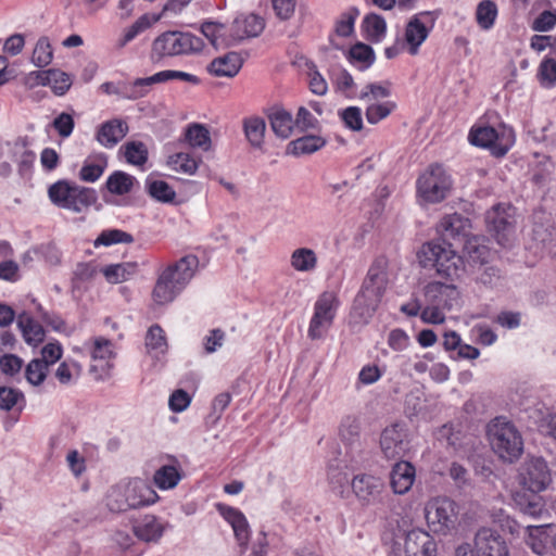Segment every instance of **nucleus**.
Returning a JSON list of instances; mask_svg holds the SVG:
<instances>
[{"instance_id": "obj_30", "label": "nucleus", "mask_w": 556, "mask_h": 556, "mask_svg": "<svg viewBox=\"0 0 556 556\" xmlns=\"http://www.w3.org/2000/svg\"><path fill=\"white\" fill-rule=\"evenodd\" d=\"M182 290V287L175 283V280L170 276V271H163L159 276L153 289V300L157 304H167L170 303Z\"/></svg>"}, {"instance_id": "obj_62", "label": "nucleus", "mask_w": 556, "mask_h": 556, "mask_svg": "<svg viewBox=\"0 0 556 556\" xmlns=\"http://www.w3.org/2000/svg\"><path fill=\"white\" fill-rule=\"evenodd\" d=\"M14 156L21 174L27 172L36 160V154L27 149L24 143H15Z\"/></svg>"}, {"instance_id": "obj_26", "label": "nucleus", "mask_w": 556, "mask_h": 556, "mask_svg": "<svg viewBox=\"0 0 556 556\" xmlns=\"http://www.w3.org/2000/svg\"><path fill=\"white\" fill-rule=\"evenodd\" d=\"M126 493L131 509L155 503L157 494L140 479L132 480L126 484Z\"/></svg>"}, {"instance_id": "obj_46", "label": "nucleus", "mask_w": 556, "mask_h": 556, "mask_svg": "<svg viewBox=\"0 0 556 556\" xmlns=\"http://www.w3.org/2000/svg\"><path fill=\"white\" fill-rule=\"evenodd\" d=\"M147 192L159 202L170 203L175 200V190L164 180L148 178L146 181Z\"/></svg>"}, {"instance_id": "obj_39", "label": "nucleus", "mask_w": 556, "mask_h": 556, "mask_svg": "<svg viewBox=\"0 0 556 556\" xmlns=\"http://www.w3.org/2000/svg\"><path fill=\"white\" fill-rule=\"evenodd\" d=\"M181 477L178 465H163L155 471L153 481L160 490H170L179 483Z\"/></svg>"}, {"instance_id": "obj_44", "label": "nucleus", "mask_w": 556, "mask_h": 556, "mask_svg": "<svg viewBox=\"0 0 556 556\" xmlns=\"http://www.w3.org/2000/svg\"><path fill=\"white\" fill-rule=\"evenodd\" d=\"M519 510L528 516L540 518L546 513L545 504L542 497L536 495H517L515 497Z\"/></svg>"}, {"instance_id": "obj_61", "label": "nucleus", "mask_w": 556, "mask_h": 556, "mask_svg": "<svg viewBox=\"0 0 556 556\" xmlns=\"http://www.w3.org/2000/svg\"><path fill=\"white\" fill-rule=\"evenodd\" d=\"M49 80V86L56 96L65 94L72 86L70 75L59 70H51V78Z\"/></svg>"}, {"instance_id": "obj_2", "label": "nucleus", "mask_w": 556, "mask_h": 556, "mask_svg": "<svg viewBox=\"0 0 556 556\" xmlns=\"http://www.w3.org/2000/svg\"><path fill=\"white\" fill-rule=\"evenodd\" d=\"M387 260L376 258L370 265L362 288L355 296L353 312L367 323L381 303L388 286Z\"/></svg>"}, {"instance_id": "obj_56", "label": "nucleus", "mask_w": 556, "mask_h": 556, "mask_svg": "<svg viewBox=\"0 0 556 556\" xmlns=\"http://www.w3.org/2000/svg\"><path fill=\"white\" fill-rule=\"evenodd\" d=\"M80 374L81 366L79 363L75 361H65L59 365L55 371V377L60 381V383L70 384L76 379H78Z\"/></svg>"}, {"instance_id": "obj_12", "label": "nucleus", "mask_w": 556, "mask_h": 556, "mask_svg": "<svg viewBox=\"0 0 556 556\" xmlns=\"http://www.w3.org/2000/svg\"><path fill=\"white\" fill-rule=\"evenodd\" d=\"M469 141L473 146L488 148L493 155L503 156L509 150V139L505 137V131L501 134L491 126L472 128L469 132Z\"/></svg>"}, {"instance_id": "obj_60", "label": "nucleus", "mask_w": 556, "mask_h": 556, "mask_svg": "<svg viewBox=\"0 0 556 556\" xmlns=\"http://www.w3.org/2000/svg\"><path fill=\"white\" fill-rule=\"evenodd\" d=\"M48 371V366L45 362L33 359L26 367V379L34 386H39L43 382Z\"/></svg>"}, {"instance_id": "obj_55", "label": "nucleus", "mask_w": 556, "mask_h": 556, "mask_svg": "<svg viewBox=\"0 0 556 556\" xmlns=\"http://www.w3.org/2000/svg\"><path fill=\"white\" fill-rule=\"evenodd\" d=\"M25 403V396L22 391L10 387H0V409L9 412L16 405Z\"/></svg>"}, {"instance_id": "obj_32", "label": "nucleus", "mask_w": 556, "mask_h": 556, "mask_svg": "<svg viewBox=\"0 0 556 556\" xmlns=\"http://www.w3.org/2000/svg\"><path fill=\"white\" fill-rule=\"evenodd\" d=\"M326 140L320 136L307 135L301 138L290 141L286 149L287 155L295 157L312 154L323 147H325Z\"/></svg>"}, {"instance_id": "obj_50", "label": "nucleus", "mask_w": 556, "mask_h": 556, "mask_svg": "<svg viewBox=\"0 0 556 556\" xmlns=\"http://www.w3.org/2000/svg\"><path fill=\"white\" fill-rule=\"evenodd\" d=\"M363 24H364V28L367 34V37L371 41H380L384 37L386 30H387V24H386L384 18L381 17L380 15L374 14V13L368 14L364 18Z\"/></svg>"}, {"instance_id": "obj_15", "label": "nucleus", "mask_w": 556, "mask_h": 556, "mask_svg": "<svg viewBox=\"0 0 556 556\" xmlns=\"http://www.w3.org/2000/svg\"><path fill=\"white\" fill-rule=\"evenodd\" d=\"M430 12L414 15L405 27L404 47L410 55L418 53L419 47L428 38L431 26H427L424 18H429Z\"/></svg>"}, {"instance_id": "obj_59", "label": "nucleus", "mask_w": 556, "mask_h": 556, "mask_svg": "<svg viewBox=\"0 0 556 556\" xmlns=\"http://www.w3.org/2000/svg\"><path fill=\"white\" fill-rule=\"evenodd\" d=\"M349 59L352 63H361V68L365 70L374 62V51L367 45L356 43L350 49Z\"/></svg>"}, {"instance_id": "obj_28", "label": "nucleus", "mask_w": 556, "mask_h": 556, "mask_svg": "<svg viewBox=\"0 0 556 556\" xmlns=\"http://www.w3.org/2000/svg\"><path fill=\"white\" fill-rule=\"evenodd\" d=\"M553 527L542 525L529 527V536L527 545L538 555H545L553 545Z\"/></svg>"}, {"instance_id": "obj_47", "label": "nucleus", "mask_w": 556, "mask_h": 556, "mask_svg": "<svg viewBox=\"0 0 556 556\" xmlns=\"http://www.w3.org/2000/svg\"><path fill=\"white\" fill-rule=\"evenodd\" d=\"M167 165L170 169L186 175H194L199 167L198 161L189 153L184 152L169 155Z\"/></svg>"}, {"instance_id": "obj_63", "label": "nucleus", "mask_w": 556, "mask_h": 556, "mask_svg": "<svg viewBox=\"0 0 556 556\" xmlns=\"http://www.w3.org/2000/svg\"><path fill=\"white\" fill-rule=\"evenodd\" d=\"M151 26L150 18L147 15L140 16L134 24L125 29L124 35L119 41V46H125L134 40L139 34L144 31Z\"/></svg>"}, {"instance_id": "obj_43", "label": "nucleus", "mask_w": 556, "mask_h": 556, "mask_svg": "<svg viewBox=\"0 0 556 556\" xmlns=\"http://www.w3.org/2000/svg\"><path fill=\"white\" fill-rule=\"evenodd\" d=\"M137 271V264L127 262L112 264L102 269V274L110 283H121L128 280Z\"/></svg>"}, {"instance_id": "obj_6", "label": "nucleus", "mask_w": 556, "mask_h": 556, "mask_svg": "<svg viewBox=\"0 0 556 556\" xmlns=\"http://www.w3.org/2000/svg\"><path fill=\"white\" fill-rule=\"evenodd\" d=\"M488 230L496 242L505 248H511L516 242V212L510 204L498 203L485 213Z\"/></svg>"}, {"instance_id": "obj_35", "label": "nucleus", "mask_w": 556, "mask_h": 556, "mask_svg": "<svg viewBox=\"0 0 556 556\" xmlns=\"http://www.w3.org/2000/svg\"><path fill=\"white\" fill-rule=\"evenodd\" d=\"M317 254L309 248H298L290 255V265L299 273H312L317 268Z\"/></svg>"}, {"instance_id": "obj_9", "label": "nucleus", "mask_w": 556, "mask_h": 556, "mask_svg": "<svg viewBox=\"0 0 556 556\" xmlns=\"http://www.w3.org/2000/svg\"><path fill=\"white\" fill-rule=\"evenodd\" d=\"M339 299L334 292H323L314 305L307 334L312 340L323 338L332 326L339 307Z\"/></svg>"}, {"instance_id": "obj_11", "label": "nucleus", "mask_w": 556, "mask_h": 556, "mask_svg": "<svg viewBox=\"0 0 556 556\" xmlns=\"http://www.w3.org/2000/svg\"><path fill=\"white\" fill-rule=\"evenodd\" d=\"M552 481L551 469L542 457H531L522 465L520 482L532 493L545 491Z\"/></svg>"}, {"instance_id": "obj_21", "label": "nucleus", "mask_w": 556, "mask_h": 556, "mask_svg": "<svg viewBox=\"0 0 556 556\" xmlns=\"http://www.w3.org/2000/svg\"><path fill=\"white\" fill-rule=\"evenodd\" d=\"M265 27L263 18L255 14L237 16L231 26V37L235 42L258 36Z\"/></svg>"}, {"instance_id": "obj_34", "label": "nucleus", "mask_w": 556, "mask_h": 556, "mask_svg": "<svg viewBox=\"0 0 556 556\" xmlns=\"http://www.w3.org/2000/svg\"><path fill=\"white\" fill-rule=\"evenodd\" d=\"M157 73L150 77L137 78L130 84L121 85V97L128 100H137L147 96L154 84H160Z\"/></svg>"}, {"instance_id": "obj_54", "label": "nucleus", "mask_w": 556, "mask_h": 556, "mask_svg": "<svg viewBox=\"0 0 556 556\" xmlns=\"http://www.w3.org/2000/svg\"><path fill=\"white\" fill-rule=\"evenodd\" d=\"M134 238L130 233L119 229H109L102 231L94 241V247L112 245L116 243H131Z\"/></svg>"}, {"instance_id": "obj_40", "label": "nucleus", "mask_w": 556, "mask_h": 556, "mask_svg": "<svg viewBox=\"0 0 556 556\" xmlns=\"http://www.w3.org/2000/svg\"><path fill=\"white\" fill-rule=\"evenodd\" d=\"M269 123L275 135L281 139H287L292 134L293 117L291 113L283 109L275 110L269 115Z\"/></svg>"}, {"instance_id": "obj_7", "label": "nucleus", "mask_w": 556, "mask_h": 556, "mask_svg": "<svg viewBox=\"0 0 556 556\" xmlns=\"http://www.w3.org/2000/svg\"><path fill=\"white\" fill-rule=\"evenodd\" d=\"M425 517L432 532L447 534L456 528L458 506L448 497L438 496L426 503Z\"/></svg>"}, {"instance_id": "obj_24", "label": "nucleus", "mask_w": 556, "mask_h": 556, "mask_svg": "<svg viewBox=\"0 0 556 556\" xmlns=\"http://www.w3.org/2000/svg\"><path fill=\"white\" fill-rule=\"evenodd\" d=\"M218 511L231 526L240 546H245L250 539V527L245 516L237 508L218 505Z\"/></svg>"}, {"instance_id": "obj_16", "label": "nucleus", "mask_w": 556, "mask_h": 556, "mask_svg": "<svg viewBox=\"0 0 556 556\" xmlns=\"http://www.w3.org/2000/svg\"><path fill=\"white\" fill-rule=\"evenodd\" d=\"M459 292L452 283L440 281L429 282L425 287V299L427 304L438 305L445 309H452L457 304Z\"/></svg>"}, {"instance_id": "obj_38", "label": "nucleus", "mask_w": 556, "mask_h": 556, "mask_svg": "<svg viewBox=\"0 0 556 556\" xmlns=\"http://www.w3.org/2000/svg\"><path fill=\"white\" fill-rule=\"evenodd\" d=\"M136 184L137 179L130 174L115 170L108 177L105 187L112 194L124 195L129 193Z\"/></svg>"}, {"instance_id": "obj_37", "label": "nucleus", "mask_w": 556, "mask_h": 556, "mask_svg": "<svg viewBox=\"0 0 556 556\" xmlns=\"http://www.w3.org/2000/svg\"><path fill=\"white\" fill-rule=\"evenodd\" d=\"M17 326L20 327L24 340L31 345H37L43 341L45 330L42 326L34 320L27 314H21L17 319Z\"/></svg>"}, {"instance_id": "obj_52", "label": "nucleus", "mask_w": 556, "mask_h": 556, "mask_svg": "<svg viewBox=\"0 0 556 556\" xmlns=\"http://www.w3.org/2000/svg\"><path fill=\"white\" fill-rule=\"evenodd\" d=\"M53 51L47 37H40L33 51L31 62L37 67H45L51 63Z\"/></svg>"}, {"instance_id": "obj_49", "label": "nucleus", "mask_w": 556, "mask_h": 556, "mask_svg": "<svg viewBox=\"0 0 556 556\" xmlns=\"http://www.w3.org/2000/svg\"><path fill=\"white\" fill-rule=\"evenodd\" d=\"M106 506L114 513L131 509L126 493V484L116 485L111 489L106 497Z\"/></svg>"}, {"instance_id": "obj_58", "label": "nucleus", "mask_w": 556, "mask_h": 556, "mask_svg": "<svg viewBox=\"0 0 556 556\" xmlns=\"http://www.w3.org/2000/svg\"><path fill=\"white\" fill-rule=\"evenodd\" d=\"M339 116L344 126L352 131H361L363 129V114L358 106H348L339 111Z\"/></svg>"}, {"instance_id": "obj_1", "label": "nucleus", "mask_w": 556, "mask_h": 556, "mask_svg": "<svg viewBox=\"0 0 556 556\" xmlns=\"http://www.w3.org/2000/svg\"><path fill=\"white\" fill-rule=\"evenodd\" d=\"M421 267L433 268L438 276L450 280H459L466 271L465 261L451 242L432 240L421 245L417 253Z\"/></svg>"}, {"instance_id": "obj_14", "label": "nucleus", "mask_w": 556, "mask_h": 556, "mask_svg": "<svg viewBox=\"0 0 556 556\" xmlns=\"http://www.w3.org/2000/svg\"><path fill=\"white\" fill-rule=\"evenodd\" d=\"M355 496L365 505H374L382 500L384 492L383 481L371 475H357L351 481Z\"/></svg>"}, {"instance_id": "obj_22", "label": "nucleus", "mask_w": 556, "mask_h": 556, "mask_svg": "<svg viewBox=\"0 0 556 556\" xmlns=\"http://www.w3.org/2000/svg\"><path fill=\"white\" fill-rule=\"evenodd\" d=\"M128 132L126 122L114 118L100 125L97 130V141L106 149L114 148Z\"/></svg>"}, {"instance_id": "obj_33", "label": "nucleus", "mask_w": 556, "mask_h": 556, "mask_svg": "<svg viewBox=\"0 0 556 556\" xmlns=\"http://www.w3.org/2000/svg\"><path fill=\"white\" fill-rule=\"evenodd\" d=\"M184 141L193 149L201 151H210L212 148V140L208 129L198 123H193L187 126L184 132Z\"/></svg>"}, {"instance_id": "obj_53", "label": "nucleus", "mask_w": 556, "mask_h": 556, "mask_svg": "<svg viewBox=\"0 0 556 556\" xmlns=\"http://www.w3.org/2000/svg\"><path fill=\"white\" fill-rule=\"evenodd\" d=\"M123 149L126 161L132 165H143L148 160V149L143 142L130 141Z\"/></svg>"}, {"instance_id": "obj_48", "label": "nucleus", "mask_w": 556, "mask_h": 556, "mask_svg": "<svg viewBox=\"0 0 556 556\" xmlns=\"http://www.w3.org/2000/svg\"><path fill=\"white\" fill-rule=\"evenodd\" d=\"M395 109L396 103L390 100L372 102L366 108V121L370 125H376L386 119Z\"/></svg>"}, {"instance_id": "obj_29", "label": "nucleus", "mask_w": 556, "mask_h": 556, "mask_svg": "<svg viewBox=\"0 0 556 556\" xmlns=\"http://www.w3.org/2000/svg\"><path fill=\"white\" fill-rule=\"evenodd\" d=\"M198 266L199 260L197 256L186 255L175 264L168 266L164 271H170V276L175 280V283L185 289L192 279Z\"/></svg>"}, {"instance_id": "obj_8", "label": "nucleus", "mask_w": 556, "mask_h": 556, "mask_svg": "<svg viewBox=\"0 0 556 556\" xmlns=\"http://www.w3.org/2000/svg\"><path fill=\"white\" fill-rule=\"evenodd\" d=\"M203 48L202 39L182 31H166L160 35L152 46L153 52L159 56H173L200 51Z\"/></svg>"}, {"instance_id": "obj_20", "label": "nucleus", "mask_w": 556, "mask_h": 556, "mask_svg": "<svg viewBox=\"0 0 556 556\" xmlns=\"http://www.w3.org/2000/svg\"><path fill=\"white\" fill-rule=\"evenodd\" d=\"M90 353L92 361L100 363L99 366L91 365L90 371L97 372L99 369V374L97 375L98 379H103L109 376L110 369L112 367L110 361L114 357V351L111 341L102 337L94 339Z\"/></svg>"}, {"instance_id": "obj_25", "label": "nucleus", "mask_w": 556, "mask_h": 556, "mask_svg": "<svg viewBox=\"0 0 556 556\" xmlns=\"http://www.w3.org/2000/svg\"><path fill=\"white\" fill-rule=\"evenodd\" d=\"M243 64L242 58L237 52H228L215 58L207 65V72L216 77H235Z\"/></svg>"}, {"instance_id": "obj_64", "label": "nucleus", "mask_w": 556, "mask_h": 556, "mask_svg": "<svg viewBox=\"0 0 556 556\" xmlns=\"http://www.w3.org/2000/svg\"><path fill=\"white\" fill-rule=\"evenodd\" d=\"M390 94L391 91L387 86L371 83L363 89V91L358 94V98L364 101L375 100V102H377L380 99L388 98Z\"/></svg>"}, {"instance_id": "obj_10", "label": "nucleus", "mask_w": 556, "mask_h": 556, "mask_svg": "<svg viewBox=\"0 0 556 556\" xmlns=\"http://www.w3.org/2000/svg\"><path fill=\"white\" fill-rule=\"evenodd\" d=\"M379 447L382 456L389 460L403 458L410 450L409 433L401 421L387 426L380 433Z\"/></svg>"}, {"instance_id": "obj_45", "label": "nucleus", "mask_w": 556, "mask_h": 556, "mask_svg": "<svg viewBox=\"0 0 556 556\" xmlns=\"http://www.w3.org/2000/svg\"><path fill=\"white\" fill-rule=\"evenodd\" d=\"M497 5L491 0H482L476 9V22L483 30L491 29L497 17Z\"/></svg>"}, {"instance_id": "obj_17", "label": "nucleus", "mask_w": 556, "mask_h": 556, "mask_svg": "<svg viewBox=\"0 0 556 556\" xmlns=\"http://www.w3.org/2000/svg\"><path fill=\"white\" fill-rule=\"evenodd\" d=\"M406 556H434L437 545L430 534L421 529H413L405 535Z\"/></svg>"}, {"instance_id": "obj_51", "label": "nucleus", "mask_w": 556, "mask_h": 556, "mask_svg": "<svg viewBox=\"0 0 556 556\" xmlns=\"http://www.w3.org/2000/svg\"><path fill=\"white\" fill-rule=\"evenodd\" d=\"M332 80L336 89L346 98L353 99L356 97L354 79L345 68H338L334 71Z\"/></svg>"}, {"instance_id": "obj_36", "label": "nucleus", "mask_w": 556, "mask_h": 556, "mask_svg": "<svg viewBox=\"0 0 556 556\" xmlns=\"http://www.w3.org/2000/svg\"><path fill=\"white\" fill-rule=\"evenodd\" d=\"M243 131L247 140L253 148L261 149L263 147L266 131V123L264 118L258 116L244 118Z\"/></svg>"}, {"instance_id": "obj_41", "label": "nucleus", "mask_w": 556, "mask_h": 556, "mask_svg": "<svg viewBox=\"0 0 556 556\" xmlns=\"http://www.w3.org/2000/svg\"><path fill=\"white\" fill-rule=\"evenodd\" d=\"M146 348L148 353L155 358L166 353V336L159 325H153L148 329L146 334Z\"/></svg>"}, {"instance_id": "obj_19", "label": "nucleus", "mask_w": 556, "mask_h": 556, "mask_svg": "<svg viewBox=\"0 0 556 556\" xmlns=\"http://www.w3.org/2000/svg\"><path fill=\"white\" fill-rule=\"evenodd\" d=\"M471 227L469 218L460 214L454 213L442 217L438 225V232L441 236L440 241H447L453 239H463L468 236Z\"/></svg>"}, {"instance_id": "obj_5", "label": "nucleus", "mask_w": 556, "mask_h": 556, "mask_svg": "<svg viewBox=\"0 0 556 556\" xmlns=\"http://www.w3.org/2000/svg\"><path fill=\"white\" fill-rule=\"evenodd\" d=\"M452 178L442 165H430L416 181L418 198L425 203H440L452 189Z\"/></svg>"}, {"instance_id": "obj_31", "label": "nucleus", "mask_w": 556, "mask_h": 556, "mask_svg": "<svg viewBox=\"0 0 556 556\" xmlns=\"http://www.w3.org/2000/svg\"><path fill=\"white\" fill-rule=\"evenodd\" d=\"M108 167V156L102 153H92L84 161L79 170V178L86 182L97 181Z\"/></svg>"}, {"instance_id": "obj_27", "label": "nucleus", "mask_w": 556, "mask_h": 556, "mask_svg": "<svg viewBox=\"0 0 556 556\" xmlns=\"http://www.w3.org/2000/svg\"><path fill=\"white\" fill-rule=\"evenodd\" d=\"M201 33L216 49L226 48L235 43L230 26L228 27L222 23L206 21L201 25Z\"/></svg>"}, {"instance_id": "obj_4", "label": "nucleus", "mask_w": 556, "mask_h": 556, "mask_svg": "<svg viewBox=\"0 0 556 556\" xmlns=\"http://www.w3.org/2000/svg\"><path fill=\"white\" fill-rule=\"evenodd\" d=\"M51 202L59 207L73 212H81L96 203L98 197L96 190L60 180L49 187Z\"/></svg>"}, {"instance_id": "obj_3", "label": "nucleus", "mask_w": 556, "mask_h": 556, "mask_svg": "<svg viewBox=\"0 0 556 556\" xmlns=\"http://www.w3.org/2000/svg\"><path fill=\"white\" fill-rule=\"evenodd\" d=\"M490 444L503 460L514 462L523 452V441L515 425L505 417L494 418L488 426Z\"/></svg>"}, {"instance_id": "obj_57", "label": "nucleus", "mask_w": 556, "mask_h": 556, "mask_svg": "<svg viewBox=\"0 0 556 556\" xmlns=\"http://www.w3.org/2000/svg\"><path fill=\"white\" fill-rule=\"evenodd\" d=\"M536 76L542 87H554L556 85V61L549 58L544 59L539 65Z\"/></svg>"}, {"instance_id": "obj_23", "label": "nucleus", "mask_w": 556, "mask_h": 556, "mask_svg": "<svg viewBox=\"0 0 556 556\" xmlns=\"http://www.w3.org/2000/svg\"><path fill=\"white\" fill-rule=\"evenodd\" d=\"M415 467L405 460L397 462L390 473V484L395 494H406L415 481Z\"/></svg>"}, {"instance_id": "obj_18", "label": "nucleus", "mask_w": 556, "mask_h": 556, "mask_svg": "<svg viewBox=\"0 0 556 556\" xmlns=\"http://www.w3.org/2000/svg\"><path fill=\"white\" fill-rule=\"evenodd\" d=\"M168 526V522L154 515H144L134 525L132 530L138 540L146 543H157Z\"/></svg>"}, {"instance_id": "obj_42", "label": "nucleus", "mask_w": 556, "mask_h": 556, "mask_svg": "<svg viewBox=\"0 0 556 556\" xmlns=\"http://www.w3.org/2000/svg\"><path fill=\"white\" fill-rule=\"evenodd\" d=\"M361 420L355 415L344 416L339 425V437L348 445H359Z\"/></svg>"}, {"instance_id": "obj_13", "label": "nucleus", "mask_w": 556, "mask_h": 556, "mask_svg": "<svg viewBox=\"0 0 556 556\" xmlns=\"http://www.w3.org/2000/svg\"><path fill=\"white\" fill-rule=\"evenodd\" d=\"M476 556H509L508 546L497 530L482 527L473 536Z\"/></svg>"}]
</instances>
